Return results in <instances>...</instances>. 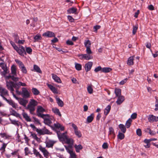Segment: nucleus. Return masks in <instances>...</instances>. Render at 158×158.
Returning <instances> with one entry per match:
<instances>
[{"label": "nucleus", "instance_id": "1", "mask_svg": "<svg viewBox=\"0 0 158 158\" xmlns=\"http://www.w3.org/2000/svg\"><path fill=\"white\" fill-rule=\"evenodd\" d=\"M6 86L8 89L10 90L11 92L13 93L14 96L17 99H19V98L16 97L15 95L13 93L14 91L13 87L16 89V92L17 94L20 95V91L19 89L20 87V84L19 83H14L12 81L6 82Z\"/></svg>", "mask_w": 158, "mask_h": 158}, {"label": "nucleus", "instance_id": "2", "mask_svg": "<svg viewBox=\"0 0 158 158\" xmlns=\"http://www.w3.org/2000/svg\"><path fill=\"white\" fill-rule=\"evenodd\" d=\"M58 136L60 139H62L64 141H65V143L69 144V147L70 148H72L73 145L74 141L72 138H68L67 136L65 135L64 133L60 135L57 132Z\"/></svg>", "mask_w": 158, "mask_h": 158}, {"label": "nucleus", "instance_id": "3", "mask_svg": "<svg viewBox=\"0 0 158 158\" xmlns=\"http://www.w3.org/2000/svg\"><path fill=\"white\" fill-rule=\"evenodd\" d=\"M38 102L35 100L31 99L26 109L28 110L31 114H34V111L35 109V106L37 105Z\"/></svg>", "mask_w": 158, "mask_h": 158}, {"label": "nucleus", "instance_id": "4", "mask_svg": "<svg viewBox=\"0 0 158 158\" xmlns=\"http://www.w3.org/2000/svg\"><path fill=\"white\" fill-rule=\"evenodd\" d=\"M46 111V110L41 106H38L36 111L37 115L38 116L43 118H44V117L45 116L48 117H49V115L48 114H42V113L45 112Z\"/></svg>", "mask_w": 158, "mask_h": 158}, {"label": "nucleus", "instance_id": "5", "mask_svg": "<svg viewBox=\"0 0 158 158\" xmlns=\"http://www.w3.org/2000/svg\"><path fill=\"white\" fill-rule=\"evenodd\" d=\"M21 89L22 92H20V94L23 98H28L30 97V93L26 88L23 87Z\"/></svg>", "mask_w": 158, "mask_h": 158}, {"label": "nucleus", "instance_id": "6", "mask_svg": "<svg viewBox=\"0 0 158 158\" xmlns=\"http://www.w3.org/2000/svg\"><path fill=\"white\" fill-rule=\"evenodd\" d=\"M36 131L40 135L45 134H50V132L45 128L42 129L36 128Z\"/></svg>", "mask_w": 158, "mask_h": 158}, {"label": "nucleus", "instance_id": "7", "mask_svg": "<svg viewBox=\"0 0 158 158\" xmlns=\"http://www.w3.org/2000/svg\"><path fill=\"white\" fill-rule=\"evenodd\" d=\"M0 95L2 97L3 99L4 98L5 96H8V91L5 88L0 86Z\"/></svg>", "mask_w": 158, "mask_h": 158}, {"label": "nucleus", "instance_id": "8", "mask_svg": "<svg viewBox=\"0 0 158 158\" xmlns=\"http://www.w3.org/2000/svg\"><path fill=\"white\" fill-rule=\"evenodd\" d=\"M0 67L3 70V71L2 72L3 75H5L8 73L9 70L7 68L6 64L4 63H0Z\"/></svg>", "mask_w": 158, "mask_h": 158}, {"label": "nucleus", "instance_id": "9", "mask_svg": "<svg viewBox=\"0 0 158 158\" xmlns=\"http://www.w3.org/2000/svg\"><path fill=\"white\" fill-rule=\"evenodd\" d=\"M42 36L47 38H52L55 37L56 35L54 32L51 31H48L44 33L43 34Z\"/></svg>", "mask_w": 158, "mask_h": 158}, {"label": "nucleus", "instance_id": "10", "mask_svg": "<svg viewBox=\"0 0 158 158\" xmlns=\"http://www.w3.org/2000/svg\"><path fill=\"white\" fill-rule=\"evenodd\" d=\"M148 119L150 123L157 122L158 121V116L156 117L152 114H150L148 116Z\"/></svg>", "mask_w": 158, "mask_h": 158}, {"label": "nucleus", "instance_id": "11", "mask_svg": "<svg viewBox=\"0 0 158 158\" xmlns=\"http://www.w3.org/2000/svg\"><path fill=\"white\" fill-rule=\"evenodd\" d=\"M39 149L43 152L44 156L46 158H48V155L49 153L47 150L45 148H43L41 146H40Z\"/></svg>", "mask_w": 158, "mask_h": 158}, {"label": "nucleus", "instance_id": "12", "mask_svg": "<svg viewBox=\"0 0 158 158\" xmlns=\"http://www.w3.org/2000/svg\"><path fill=\"white\" fill-rule=\"evenodd\" d=\"M93 65L92 62H89L86 64L85 66V69L86 72L89 71L91 69Z\"/></svg>", "mask_w": 158, "mask_h": 158}, {"label": "nucleus", "instance_id": "13", "mask_svg": "<svg viewBox=\"0 0 158 158\" xmlns=\"http://www.w3.org/2000/svg\"><path fill=\"white\" fill-rule=\"evenodd\" d=\"M28 98H20V105L23 106L24 107H26V105L28 103Z\"/></svg>", "mask_w": 158, "mask_h": 158}, {"label": "nucleus", "instance_id": "14", "mask_svg": "<svg viewBox=\"0 0 158 158\" xmlns=\"http://www.w3.org/2000/svg\"><path fill=\"white\" fill-rule=\"evenodd\" d=\"M3 100H5L13 108H16V105L13 102V101L11 99L8 100L6 98Z\"/></svg>", "mask_w": 158, "mask_h": 158}, {"label": "nucleus", "instance_id": "15", "mask_svg": "<svg viewBox=\"0 0 158 158\" xmlns=\"http://www.w3.org/2000/svg\"><path fill=\"white\" fill-rule=\"evenodd\" d=\"M52 78L55 82L58 83H61V81L60 78L59 77H58L56 75L54 74H52Z\"/></svg>", "mask_w": 158, "mask_h": 158}, {"label": "nucleus", "instance_id": "16", "mask_svg": "<svg viewBox=\"0 0 158 158\" xmlns=\"http://www.w3.org/2000/svg\"><path fill=\"white\" fill-rule=\"evenodd\" d=\"M124 100V97L123 96H118V98L116 101V103L118 105L121 104Z\"/></svg>", "mask_w": 158, "mask_h": 158}, {"label": "nucleus", "instance_id": "17", "mask_svg": "<svg viewBox=\"0 0 158 158\" xmlns=\"http://www.w3.org/2000/svg\"><path fill=\"white\" fill-rule=\"evenodd\" d=\"M20 69L22 73L24 74L27 73V70L23 63L20 61Z\"/></svg>", "mask_w": 158, "mask_h": 158}, {"label": "nucleus", "instance_id": "18", "mask_svg": "<svg viewBox=\"0 0 158 158\" xmlns=\"http://www.w3.org/2000/svg\"><path fill=\"white\" fill-rule=\"evenodd\" d=\"M55 143L54 141L49 140L46 143V146L48 148L52 147Z\"/></svg>", "mask_w": 158, "mask_h": 158}, {"label": "nucleus", "instance_id": "19", "mask_svg": "<svg viewBox=\"0 0 158 158\" xmlns=\"http://www.w3.org/2000/svg\"><path fill=\"white\" fill-rule=\"evenodd\" d=\"M134 56H130L128 59L127 64L128 65H132L134 64Z\"/></svg>", "mask_w": 158, "mask_h": 158}, {"label": "nucleus", "instance_id": "20", "mask_svg": "<svg viewBox=\"0 0 158 158\" xmlns=\"http://www.w3.org/2000/svg\"><path fill=\"white\" fill-rule=\"evenodd\" d=\"M77 9L75 7H72L68 9L67 10V12L69 14H75L77 11Z\"/></svg>", "mask_w": 158, "mask_h": 158}, {"label": "nucleus", "instance_id": "21", "mask_svg": "<svg viewBox=\"0 0 158 158\" xmlns=\"http://www.w3.org/2000/svg\"><path fill=\"white\" fill-rule=\"evenodd\" d=\"M27 55L26 49L23 46H20V56H24Z\"/></svg>", "mask_w": 158, "mask_h": 158}, {"label": "nucleus", "instance_id": "22", "mask_svg": "<svg viewBox=\"0 0 158 158\" xmlns=\"http://www.w3.org/2000/svg\"><path fill=\"white\" fill-rule=\"evenodd\" d=\"M33 152L35 156L36 157H40V158H44L43 156L36 149L34 148Z\"/></svg>", "mask_w": 158, "mask_h": 158}, {"label": "nucleus", "instance_id": "23", "mask_svg": "<svg viewBox=\"0 0 158 158\" xmlns=\"http://www.w3.org/2000/svg\"><path fill=\"white\" fill-rule=\"evenodd\" d=\"M111 105H108L106 107L104 111V114L106 116L108 115V114L109 113Z\"/></svg>", "mask_w": 158, "mask_h": 158}, {"label": "nucleus", "instance_id": "24", "mask_svg": "<svg viewBox=\"0 0 158 158\" xmlns=\"http://www.w3.org/2000/svg\"><path fill=\"white\" fill-rule=\"evenodd\" d=\"M10 115L14 116L20 118V114L17 113L15 111L12 109H11L10 110Z\"/></svg>", "mask_w": 158, "mask_h": 158}, {"label": "nucleus", "instance_id": "25", "mask_svg": "<svg viewBox=\"0 0 158 158\" xmlns=\"http://www.w3.org/2000/svg\"><path fill=\"white\" fill-rule=\"evenodd\" d=\"M94 117V114L92 113L90 115L88 116L87 118V121L88 123L91 122L93 120Z\"/></svg>", "mask_w": 158, "mask_h": 158}, {"label": "nucleus", "instance_id": "26", "mask_svg": "<svg viewBox=\"0 0 158 158\" xmlns=\"http://www.w3.org/2000/svg\"><path fill=\"white\" fill-rule=\"evenodd\" d=\"M56 101L59 106L62 107L64 106V103L59 98H56Z\"/></svg>", "mask_w": 158, "mask_h": 158}, {"label": "nucleus", "instance_id": "27", "mask_svg": "<svg viewBox=\"0 0 158 158\" xmlns=\"http://www.w3.org/2000/svg\"><path fill=\"white\" fill-rule=\"evenodd\" d=\"M74 148H75L76 151L77 152H79L80 150L82 149L83 147L81 144L74 145Z\"/></svg>", "mask_w": 158, "mask_h": 158}, {"label": "nucleus", "instance_id": "28", "mask_svg": "<svg viewBox=\"0 0 158 158\" xmlns=\"http://www.w3.org/2000/svg\"><path fill=\"white\" fill-rule=\"evenodd\" d=\"M34 71L40 73H42V72L40 67L36 65H34L33 67Z\"/></svg>", "mask_w": 158, "mask_h": 158}, {"label": "nucleus", "instance_id": "29", "mask_svg": "<svg viewBox=\"0 0 158 158\" xmlns=\"http://www.w3.org/2000/svg\"><path fill=\"white\" fill-rule=\"evenodd\" d=\"M118 127L122 132L123 133H125L126 132V129L123 124H120L118 125Z\"/></svg>", "mask_w": 158, "mask_h": 158}, {"label": "nucleus", "instance_id": "30", "mask_svg": "<svg viewBox=\"0 0 158 158\" xmlns=\"http://www.w3.org/2000/svg\"><path fill=\"white\" fill-rule=\"evenodd\" d=\"M48 87L54 93H56L57 91V90L56 88L52 85L49 84H47Z\"/></svg>", "mask_w": 158, "mask_h": 158}, {"label": "nucleus", "instance_id": "31", "mask_svg": "<svg viewBox=\"0 0 158 158\" xmlns=\"http://www.w3.org/2000/svg\"><path fill=\"white\" fill-rule=\"evenodd\" d=\"M31 91L34 95H37L40 94V91L35 88H33L32 89Z\"/></svg>", "mask_w": 158, "mask_h": 158}, {"label": "nucleus", "instance_id": "32", "mask_svg": "<svg viewBox=\"0 0 158 158\" xmlns=\"http://www.w3.org/2000/svg\"><path fill=\"white\" fill-rule=\"evenodd\" d=\"M146 132H148L150 135H154L156 134V132L155 131H152L151 129L148 128L145 131Z\"/></svg>", "mask_w": 158, "mask_h": 158}, {"label": "nucleus", "instance_id": "33", "mask_svg": "<svg viewBox=\"0 0 158 158\" xmlns=\"http://www.w3.org/2000/svg\"><path fill=\"white\" fill-rule=\"evenodd\" d=\"M11 69L12 74L14 76L16 75V66L14 65H12L11 67Z\"/></svg>", "mask_w": 158, "mask_h": 158}, {"label": "nucleus", "instance_id": "34", "mask_svg": "<svg viewBox=\"0 0 158 158\" xmlns=\"http://www.w3.org/2000/svg\"><path fill=\"white\" fill-rule=\"evenodd\" d=\"M112 70V69L109 67H104L102 68V72L103 73H107L110 72Z\"/></svg>", "mask_w": 158, "mask_h": 158}, {"label": "nucleus", "instance_id": "35", "mask_svg": "<svg viewBox=\"0 0 158 158\" xmlns=\"http://www.w3.org/2000/svg\"><path fill=\"white\" fill-rule=\"evenodd\" d=\"M52 111L56 114L59 115L60 117L61 116V114L59 111V110L57 108L52 109Z\"/></svg>", "mask_w": 158, "mask_h": 158}, {"label": "nucleus", "instance_id": "36", "mask_svg": "<svg viewBox=\"0 0 158 158\" xmlns=\"http://www.w3.org/2000/svg\"><path fill=\"white\" fill-rule=\"evenodd\" d=\"M60 126H61L60 124L59 123H57L56 124L54 123V127L51 126V127L53 130L54 131H56V129H59L60 127Z\"/></svg>", "mask_w": 158, "mask_h": 158}, {"label": "nucleus", "instance_id": "37", "mask_svg": "<svg viewBox=\"0 0 158 158\" xmlns=\"http://www.w3.org/2000/svg\"><path fill=\"white\" fill-rule=\"evenodd\" d=\"M23 118L25 119V120L28 122L31 121V120L30 118L29 117L27 113H23Z\"/></svg>", "mask_w": 158, "mask_h": 158}, {"label": "nucleus", "instance_id": "38", "mask_svg": "<svg viewBox=\"0 0 158 158\" xmlns=\"http://www.w3.org/2000/svg\"><path fill=\"white\" fill-rule=\"evenodd\" d=\"M7 78L8 79L11 78L12 80L16 82L18 81L19 78L14 77V76L9 75L7 76Z\"/></svg>", "mask_w": 158, "mask_h": 158}, {"label": "nucleus", "instance_id": "39", "mask_svg": "<svg viewBox=\"0 0 158 158\" xmlns=\"http://www.w3.org/2000/svg\"><path fill=\"white\" fill-rule=\"evenodd\" d=\"M44 122L45 124L49 126L52 123V121L49 118H44Z\"/></svg>", "mask_w": 158, "mask_h": 158}, {"label": "nucleus", "instance_id": "40", "mask_svg": "<svg viewBox=\"0 0 158 158\" xmlns=\"http://www.w3.org/2000/svg\"><path fill=\"white\" fill-rule=\"evenodd\" d=\"M118 138L120 140H122L124 139L125 135L124 134L121 132H119L118 135H117Z\"/></svg>", "mask_w": 158, "mask_h": 158}, {"label": "nucleus", "instance_id": "41", "mask_svg": "<svg viewBox=\"0 0 158 158\" xmlns=\"http://www.w3.org/2000/svg\"><path fill=\"white\" fill-rule=\"evenodd\" d=\"M132 120L131 118H129L126 122V126L127 128H129L130 127Z\"/></svg>", "mask_w": 158, "mask_h": 158}, {"label": "nucleus", "instance_id": "42", "mask_svg": "<svg viewBox=\"0 0 158 158\" xmlns=\"http://www.w3.org/2000/svg\"><path fill=\"white\" fill-rule=\"evenodd\" d=\"M75 68L77 70L80 71L81 69L82 66L80 64L75 63Z\"/></svg>", "mask_w": 158, "mask_h": 158}, {"label": "nucleus", "instance_id": "43", "mask_svg": "<svg viewBox=\"0 0 158 158\" xmlns=\"http://www.w3.org/2000/svg\"><path fill=\"white\" fill-rule=\"evenodd\" d=\"M64 147L67 151V152L69 154L71 153L72 152H73V150L72 149V148H70L69 147V146H64Z\"/></svg>", "mask_w": 158, "mask_h": 158}, {"label": "nucleus", "instance_id": "44", "mask_svg": "<svg viewBox=\"0 0 158 158\" xmlns=\"http://www.w3.org/2000/svg\"><path fill=\"white\" fill-rule=\"evenodd\" d=\"M92 85H91L88 86L87 88V90L88 93L90 94H91L93 92V89L92 88Z\"/></svg>", "mask_w": 158, "mask_h": 158}, {"label": "nucleus", "instance_id": "45", "mask_svg": "<svg viewBox=\"0 0 158 158\" xmlns=\"http://www.w3.org/2000/svg\"><path fill=\"white\" fill-rule=\"evenodd\" d=\"M121 90L120 89H115V93L116 96L118 97L120 96L121 94Z\"/></svg>", "mask_w": 158, "mask_h": 158}, {"label": "nucleus", "instance_id": "46", "mask_svg": "<svg viewBox=\"0 0 158 158\" xmlns=\"http://www.w3.org/2000/svg\"><path fill=\"white\" fill-rule=\"evenodd\" d=\"M84 59L86 60H89L92 59V57L90 56V55L88 54H84Z\"/></svg>", "mask_w": 158, "mask_h": 158}, {"label": "nucleus", "instance_id": "47", "mask_svg": "<svg viewBox=\"0 0 158 158\" xmlns=\"http://www.w3.org/2000/svg\"><path fill=\"white\" fill-rule=\"evenodd\" d=\"M84 44L85 47L90 46L91 45L90 42L89 40L85 41Z\"/></svg>", "mask_w": 158, "mask_h": 158}, {"label": "nucleus", "instance_id": "48", "mask_svg": "<svg viewBox=\"0 0 158 158\" xmlns=\"http://www.w3.org/2000/svg\"><path fill=\"white\" fill-rule=\"evenodd\" d=\"M26 52L28 54H31L32 53V49L29 47H26Z\"/></svg>", "mask_w": 158, "mask_h": 158}, {"label": "nucleus", "instance_id": "49", "mask_svg": "<svg viewBox=\"0 0 158 158\" xmlns=\"http://www.w3.org/2000/svg\"><path fill=\"white\" fill-rule=\"evenodd\" d=\"M75 135L79 138H80L81 136L82 135L81 132L78 130L74 131Z\"/></svg>", "mask_w": 158, "mask_h": 158}, {"label": "nucleus", "instance_id": "50", "mask_svg": "<svg viewBox=\"0 0 158 158\" xmlns=\"http://www.w3.org/2000/svg\"><path fill=\"white\" fill-rule=\"evenodd\" d=\"M41 37L40 35H36L34 37V39L35 40L34 42L38 41L39 40H41Z\"/></svg>", "mask_w": 158, "mask_h": 158}, {"label": "nucleus", "instance_id": "51", "mask_svg": "<svg viewBox=\"0 0 158 158\" xmlns=\"http://www.w3.org/2000/svg\"><path fill=\"white\" fill-rule=\"evenodd\" d=\"M14 37L16 43H18L19 44H20V40L19 39V37L17 35H14Z\"/></svg>", "mask_w": 158, "mask_h": 158}, {"label": "nucleus", "instance_id": "52", "mask_svg": "<svg viewBox=\"0 0 158 158\" xmlns=\"http://www.w3.org/2000/svg\"><path fill=\"white\" fill-rule=\"evenodd\" d=\"M31 135L32 136V137L36 141H38L40 140V139L37 137L35 133H31Z\"/></svg>", "mask_w": 158, "mask_h": 158}, {"label": "nucleus", "instance_id": "53", "mask_svg": "<svg viewBox=\"0 0 158 158\" xmlns=\"http://www.w3.org/2000/svg\"><path fill=\"white\" fill-rule=\"evenodd\" d=\"M86 52L87 54L89 55L91 54L92 53V52L90 48V46L86 47Z\"/></svg>", "mask_w": 158, "mask_h": 158}, {"label": "nucleus", "instance_id": "54", "mask_svg": "<svg viewBox=\"0 0 158 158\" xmlns=\"http://www.w3.org/2000/svg\"><path fill=\"white\" fill-rule=\"evenodd\" d=\"M13 47L14 48V49L17 51V52L19 53V54H20V50L19 48L15 44L13 43Z\"/></svg>", "mask_w": 158, "mask_h": 158}, {"label": "nucleus", "instance_id": "55", "mask_svg": "<svg viewBox=\"0 0 158 158\" xmlns=\"http://www.w3.org/2000/svg\"><path fill=\"white\" fill-rule=\"evenodd\" d=\"M114 129L112 127L109 128V135H111L112 134H114Z\"/></svg>", "mask_w": 158, "mask_h": 158}, {"label": "nucleus", "instance_id": "56", "mask_svg": "<svg viewBox=\"0 0 158 158\" xmlns=\"http://www.w3.org/2000/svg\"><path fill=\"white\" fill-rule=\"evenodd\" d=\"M138 26H133V29L132 31V34L133 35H135L136 33V32L137 31L138 29Z\"/></svg>", "mask_w": 158, "mask_h": 158}, {"label": "nucleus", "instance_id": "57", "mask_svg": "<svg viewBox=\"0 0 158 158\" xmlns=\"http://www.w3.org/2000/svg\"><path fill=\"white\" fill-rule=\"evenodd\" d=\"M136 133L137 135L139 136L142 135L141 130V129L139 128H138L136 130Z\"/></svg>", "mask_w": 158, "mask_h": 158}, {"label": "nucleus", "instance_id": "58", "mask_svg": "<svg viewBox=\"0 0 158 158\" xmlns=\"http://www.w3.org/2000/svg\"><path fill=\"white\" fill-rule=\"evenodd\" d=\"M102 148L104 149H107L108 148V146L107 143H104L102 145Z\"/></svg>", "mask_w": 158, "mask_h": 158}, {"label": "nucleus", "instance_id": "59", "mask_svg": "<svg viewBox=\"0 0 158 158\" xmlns=\"http://www.w3.org/2000/svg\"><path fill=\"white\" fill-rule=\"evenodd\" d=\"M18 151H16L13 152L11 153V154L13 155H14L15 156H18V158H20L19 156V153L18 152Z\"/></svg>", "mask_w": 158, "mask_h": 158}, {"label": "nucleus", "instance_id": "60", "mask_svg": "<svg viewBox=\"0 0 158 158\" xmlns=\"http://www.w3.org/2000/svg\"><path fill=\"white\" fill-rule=\"evenodd\" d=\"M101 28V26L99 25H96L94 27V31H97V30Z\"/></svg>", "mask_w": 158, "mask_h": 158}, {"label": "nucleus", "instance_id": "61", "mask_svg": "<svg viewBox=\"0 0 158 158\" xmlns=\"http://www.w3.org/2000/svg\"><path fill=\"white\" fill-rule=\"evenodd\" d=\"M102 68L101 67V66H99L95 69L94 71L95 72H97L100 70L102 71Z\"/></svg>", "mask_w": 158, "mask_h": 158}, {"label": "nucleus", "instance_id": "62", "mask_svg": "<svg viewBox=\"0 0 158 158\" xmlns=\"http://www.w3.org/2000/svg\"><path fill=\"white\" fill-rule=\"evenodd\" d=\"M68 19L70 22H74V19L71 16L68 15L67 17Z\"/></svg>", "mask_w": 158, "mask_h": 158}, {"label": "nucleus", "instance_id": "63", "mask_svg": "<svg viewBox=\"0 0 158 158\" xmlns=\"http://www.w3.org/2000/svg\"><path fill=\"white\" fill-rule=\"evenodd\" d=\"M70 154L71 158H77V156L74 152H73Z\"/></svg>", "mask_w": 158, "mask_h": 158}, {"label": "nucleus", "instance_id": "64", "mask_svg": "<svg viewBox=\"0 0 158 158\" xmlns=\"http://www.w3.org/2000/svg\"><path fill=\"white\" fill-rule=\"evenodd\" d=\"M66 43L67 45H73L74 44L73 42L70 40H67Z\"/></svg>", "mask_w": 158, "mask_h": 158}]
</instances>
